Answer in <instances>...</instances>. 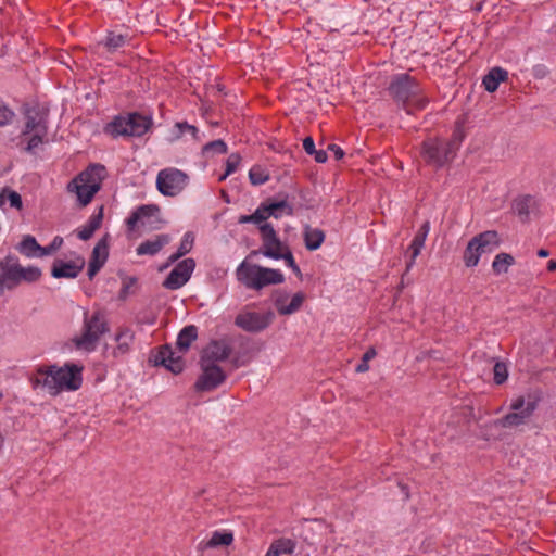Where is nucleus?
<instances>
[{
	"label": "nucleus",
	"instance_id": "nucleus-59",
	"mask_svg": "<svg viewBox=\"0 0 556 556\" xmlns=\"http://www.w3.org/2000/svg\"><path fill=\"white\" fill-rule=\"evenodd\" d=\"M547 269H548L549 271H554V270H556V261H554V260L548 261V263H547Z\"/></svg>",
	"mask_w": 556,
	"mask_h": 556
},
{
	"label": "nucleus",
	"instance_id": "nucleus-14",
	"mask_svg": "<svg viewBox=\"0 0 556 556\" xmlns=\"http://www.w3.org/2000/svg\"><path fill=\"white\" fill-rule=\"evenodd\" d=\"M85 267V260L80 256L71 261H63L61 258L54 260L51 267V275L56 279L66 278L74 279Z\"/></svg>",
	"mask_w": 556,
	"mask_h": 556
},
{
	"label": "nucleus",
	"instance_id": "nucleus-40",
	"mask_svg": "<svg viewBox=\"0 0 556 556\" xmlns=\"http://www.w3.org/2000/svg\"><path fill=\"white\" fill-rule=\"evenodd\" d=\"M227 152V146L226 143L218 139V140H214V141H211L208 143H206L203 148H202V153L203 155H210V154H225Z\"/></svg>",
	"mask_w": 556,
	"mask_h": 556
},
{
	"label": "nucleus",
	"instance_id": "nucleus-29",
	"mask_svg": "<svg viewBox=\"0 0 556 556\" xmlns=\"http://www.w3.org/2000/svg\"><path fill=\"white\" fill-rule=\"evenodd\" d=\"M295 551V542L290 539L275 540L265 556H281L282 554L291 555Z\"/></svg>",
	"mask_w": 556,
	"mask_h": 556
},
{
	"label": "nucleus",
	"instance_id": "nucleus-37",
	"mask_svg": "<svg viewBox=\"0 0 556 556\" xmlns=\"http://www.w3.org/2000/svg\"><path fill=\"white\" fill-rule=\"evenodd\" d=\"M193 241H194V237L191 232L185 233V236L180 242V245L178 248L177 253L173 254L169 257V263L176 262L178 258H180L181 256H184L185 254L190 252V250L192 249V245H193Z\"/></svg>",
	"mask_w": 556,
	"mask_h": 556
},
{
	"label": "nucleus",
	"instance_id": "nucleus-18",
	"mask_svg": "<svg viewBox=\"0 0 556 556\" xmlns=\"http://www.w3.org/2000/svg\"><path fill=\"white\" fill-rule=\"evenodd\" d=\"M160 208L156 205H142L128 218L127 224L129 227H135L137 223L142 226L153 227L154 223H159Z\"/></svg>",
	"mask_w": 556,
	"mask_h": 556
},
{
	"label": "nucleus",
	"instance_id": "nucleus-36",
	"mask_svg": "<svg viewBox=\"0 0 556 556\" xmlns=\"http://www.w3.org/2000/svg\"><path fill=\"white\" fill-rule=\"evenodd\" d=\"M514 263V257L507 253H500L495 256L492 268L496 274H503Z\"/></svg>",
	"mask_w": 556,
	"mask_h": 556
},
{
	"label": "nucleus",
	"instance_id": "nucleus-60",
	"mask_svg": "<svg viewBox=\"0 0 556 556\" xmlns=\"http://www.w3.org/2000/svg\"><path fill=\"white\" fill-rule=\"evenodd\" d=\"M548 254H549L548 251L544 250V249H541V250L538 251V255L540 257H546V256H548Z\"/></svg>",
	"mask_w": 556,
	"mask_h": 556
},
{
	"label": "nucleus",
	"instance_id": "nucleus-9",
	"mask_svg": "<svg viewBox=\"0 0 556 556\" xmlns=\"http://www.w3.org/2000/svg\"><path fill=\"white\" fill-rule=\"evenodd\" d=\"M263 255L275 260H288L292 255L288 245L281 242L271 225L262 227V247L258 251Z\"/></svg>",
	"mask_w": 556,
	"mask_h": 556
},
{
	"label": "nucleus",
	"instance_id": "nucleus-19",
	"mask_svg": "<svg viewBox=\"0 0 556 556\" xmlns=\"http://www.w3.org/2000/svg\"><path fill=\"white\" fill-rule=\"evenodd\" d=\"M105 177V168L102 165H91L86 170L81 172L76 179L78 182H85L90 188L91 192H98L101 188V182Z\"/></svg>",
	"mask_w": 556,
	"mask_h": 556
},
{
	"label": "nucleus",
	"instance_id": "nucleus-41",
	"mask_svg": "<svg viewBox=\"0 0 556 556\" xmlns=\"http://www.w3.org/2000/svg\"><path fill=\"white\" fill-rule=\"evenodd\" d=\"M134 334L129 329L121 330L116 336L118 343L117 352L124 354L128 351L129 343L132 341Z\"/></svg>",
	"mask_w": 556,
	"mask_h": 556
},
{
	"label": "nucleus",
	"instance_id": "nucleus-48",
	"mask_svg": "<svg viewBox=\"0 0 556 556\" xmlns=\"http://www.w3.org/2000/svg\"><path fill=\"white\" fill-rule=\"evenodd\" d=\"M33 136L28 140L26 150L28 152H33L36 148H38L42 141L43 138L47 136V134H39V131H31Z\"/></svg>",
	"mask_w": 556,
	"mask_h": 556
},
{
	"label": "nucleus",
	"instance_id": "nucleus-61",
	"mask_svg": "<svg viewBox=\"0 0 556 556\" xmlns=\"http://www.w3.org/2000/svg\"><path fill=\"white\" fill-rule=\"evenodd\" d=\"M5 285L3 282L2 276L0 277V293L4 290Z\"/></svg>",
	"mask_w": 556,
	"mask_h": 556
},
{
	"label": "nucleus",
	"instance_id": "nucleus-13",
	"mask_svg": "<svg viewBox=\"0 0 556 556\" xmlns=\"http://www.w3.org/2000/svg\"><path fill=\"white\" fill-rule=\"evenodd\" d=\"M194 266L195 262L192 258H185L170 271L163 286L170 290L181 288L189 280Z\"/></svg>",
	"mask_w": 556,
	"mask_h": 556
},
{
	"label": "nucleus",
	"instance_id": "nucleus-44",
	"mask_svg": "<svg viewBox=\"0 0 556 556\" xmlns=\"http://www.w3.org/2000/svg\"><path fill=\"white\" fill-rule=\"evenodd\" d=\"M5 195H7L9 202H10V205L12 207H15V208H21L22 207V198H21V195L16 191L7 190V189L3 190L2 193L0 194V205H2Z\"/></svg>",
	"mask_w": 556,
	"mask_h": 556
},
{
	"label": "nucleus",
	"instance_id": "nucleus-8",
	"mask_svg": "<svg viewBox=\"0 0 556 556\" xmlns=\"http://www.w3.org/2000/svg\"><path fill=\"white\" fill-rule=\"evenodd\" d=\"M187 182L188 175L174 167L160 170L156 177V188L166 197L179 194L186 188Z\"/></svg>",
	"mask_w": 556,
	"mask_h": 556
},
{
	"label": "nucleus",
	"instance_id": "nucleus-47",
	"mask_svg": "<svg viewBox=\"0 0 556 556\" xmlns=\"http://www.w3.org/2000/svg\"><path fill=\"white\" fill-rule=\"evenodd\" d=\"M494 381L497 384L503 383L507 379V367L504 363L497 362L493 368Z\"/></svg>",
	"mask_w": 556,
	"mask_h": 556
},
{
	"label": "nucleus",
	"instance_id": "nucleus-1",
	"mask_svg": "<svg viewBox=\"0 0 556 556\" xmlns=\"http://www.w3.org/2000/svg\"><path fill=\"white\" fill-rule=\"evenodd\" d=\"M83 367L76 364H65L62 367L56 365L41 366L34 376L31 382L34 388H41L52 396L62 391H76L80 388Z\"/></svg>",
	"mask_w": 556,
	"mask_h": 556
},
{
	"label": "nucleus",
	"instance_id": "nucleus-39",
	"mask_svg": "<svg viewBox=\"0 0 556 556\" xmlns=\"http://www.w3.org/2000/svg\"><path fill=\"white\" fill-rule=\"evenodd\" d=\"M127 41V36L115 34V33H109L104 45L109 49V51H115L119 48H122L125 42Z\"/></svg>",
	"mask_w": 556,
	"mask_h": 556
},
{
	"label": "nucleus",
	"instance_id": "nucleus-49",
	"mask_svg": "<svg viewBox=\"0 0 556 556\" xmlns=\"http://www.w3.org/2000/svg\"><path fill=\"white\" fill-rule=\"evenodd\" d=\"M15 116L14 112L11 111L7 105L0 103V126H5L13 121Z\"/></svg>",
	"mask_w": 556,
	"mask_h": 556
},
{
	"label": "nucleus",
	"instance_id": "nucleus-2",
	"mask_svg": "<svg viewBox=\"0 0 556 556\" xmlns=\"http://www.w3.org/2000/svg\"><path fill=\"white\" fill-rule=\"evenodd\" d=\"M390 93L397 102H402L408 114L422 109L428 102L417 80L408 74H399L392 78Z\"/></svg>",
	"mask_w": 556,
	"mask_h": 556
},
{
	"label": "nucleus",
	"instance_id": "nucleus-17",
	"mask_svg": "<svg viewBox=\"0 0 556 556\" xmlns=\"http://www.w3.org/2000/svg\"><path fill=\"white\" fill-rule=\"evenodd\" d=\"M154 364L166 367L173 374H179L184 369V363L180 355H176V352L168 345L162 346L154 355Z\"/></svg>",
	"mask_w": 556,
	"mask_h": 556
},
{
	"label": "nucleus",
	"instance_id": "nucleus-27",
	"mask_svg": "<svg viewBox=\"0 0 556 556\" xmlns=\"http://www.w3.org/2000/svg\"><path fill=\"white\" fill-rule=\"evenodd\" d=\"M233 541V534L231 532H218L215 531L211 539L206 542H201L199 549L204 551L207 548H215L218 546H228Z\"/></svg>",
	"mask_w": 556,
	"mask_h": 556
},
{
	"label": "nucleus",
	"instance_id": "nucleus-34",
	"mask_svg": "<svg viewBox=\"0 0 556 556\" xmlns=\"http://www.w3.org/2000/svg\"><path fill=\"white\" fill-rule=\"evenodd\" d=\"M533 205L534 201L531 197H523L521 199L516 200L515 211L522 220H527L529 218Z\"/></svg>",
	"mask_w": 556,
	"mask_h": 556
},
{
	"label": "nucleus",
	"instance_id": "nucleus-55",
	"mask_svg": "<svg viewBox=\"0 0 556 556\" xmlns=\"http://www.w3.org/2000/svg\"><path fill=\"white\" fill-rule=\"evenodd\" d=\"M286 264L293 270V273L298 276H301V270L299 266L295 264L293 255H289Z\"/></svg>",
	"mask_w": 556,
	"mask_h": 556
},
{
	"label": "nucleus",
	"instance_id": "nucleus-56",
	"mask_svg": "<svg viewBox=\"0 0 556 556\" xmlns=\"http://www.w3.org/2000/svg\"><path fill=\"white\" fill-rule=\"evenodd\" d=\"M328 150H330L334 153V156L337 160H341L344 156L343 150L336 144H329Z\"/></svg>",
	"mask_w": 556,
	"mask_h": 556
},
{
	"label": "nucleus",
	"instance_id": "nucleus-46",
	"mask_svg": "<svg viewBox=\"0 0 556 556\" xmlns=\"http://www.w3.org/2000/svg\"><path fill=\"white\" fill-rule=\"evenodd\" d=\"M240 161H241V157L239 154H237V153L230 154L226 161V172L220 177V180H224L227 176H229L231 173H233L237 169Z\"/></svg>",
	"mask_w": 556,
	"mask_h": 556
},
{
	"label": "nucleus",
	"instance_id": "nucleus-42",
	"mask_svg": "<svg viewBox=\"0 0 556 556\" xmlns=\"http://www.w3.org/2000/svg\"><path fill=\"white\" fill-rule=\"evenodd\" d=\"M249 178L253 185H262L268 180L269 175L261 166H254L249 172Z\"/></svg>",
	"mask_w": 556,
	"mask_h": 556
},
{
	"label": "nucleus",
	"instance_id": "nucleus-28",
	"mask_svg": "<svg viewBox=\"0 0 556 556\" xmlns=\"http://www.w3.org/2000/svg\"><path fill=\"white\" fill-rule=\"evenodd\" d=\"M303 237L306 249L311 251L320 248L325 240L324 231L318 228H312L311 226H305Z\"/></svg>",
	"mask_w": 556,
	"mask_h": 556
},
{
	"label": "nucleus",
	"instance_id": "nucleus-52",
	"mask_svg": "<svg viewBox=\"0 0 556 556\" xmlns=\"http://www.w3.org/2000/svg\"><path fill=\"white\" fill-rule=\"evenodd\" d=\"M136 285L135 278H127L123 282V288L121 290V298L125 299L130 292L131 288Z\"/></svg>",
	"mask_w": 556,
	"mask_h": 556
},
{
	"label": "nucleus",
	"instance_id": "nucleus-5",
	"mask_svg": "<svg viewBox=\"0 0 556 556\" xmlns=\"http://www.w3.org/2000/svg\"><path fill=\"white\" fill-rule=\"evenodd\" d=\"M108 331V324L101 313L96 312L91 317L85 313L81 333L75 336L72 342L77 350L92 352L96 350L100 337Z\"/></svg>",
	"mask_w": 556,
	"mask_h": 556
},
{
	"label": "nucleus",
	"instance_id": "nucleus-62",
	"mask_svg": "<svg viewBox=\"0 0 556 556\" xmlns=\"http://www.w3.org/2000/svg\"><path fill=\"white\" fill-rule=\"evenodd\" d=\"M257 253H258L257 251H252V252L250 253V255L248 256V258H250V257H251V256H253V255H256Z\"/></svg>",
	"mask_w": 556,
	"mask_h": 556
},
{
	"label": "nucleus",
	"instance_id": "nucleus-57",
	"mask_svg": "<svg viewBox=\"0 0 556 556\" xmlns=\"http://www.w3.org/2000/svg\"><path fill=\"white\" fill-rule=\"evenodd\" d=\"M313 155L318 163H325L327 161V153L324 150H316Z\"/></svg>",
	"mask_w": 556,
	"mask_h": 556
},
{
	"label": "nucleus",
	"instance_id": "nucleus-15",
	"mask_svg": "<svg viewBox=\"0 0 556 556\" xmlns=\"http://www.w3.org/2000/svg\"><path fill=\"white\" fill-rule=\"evenodd\" d=\"M305 295L303 292H296L289 300V294L286 291L278 290L274 294V305L280 315H292L298 312L303 302Z\"/></svg>",
	"mask_w": 556,
	"mask_h": 556
},
{
	"label": "nucleus",
	"instance_id": "nucleus-32",
	"mask_svg": "<svg viewBox=\"0 0 556 556\" xmlns=\"http://www.w3.org/2000/svg\"><path fill=\"white\" fill-rule=\"evenodd\" d=\"M184 129H187L188 134L192 136L195 141H201L202 138L199 134V130L195 126L188 124L187 122H178L174 125L170 130V141L177 140L182 137Z\"/></svg>",
	"mask_w": 556,
	"mask_h": 556
},
{
	"label": "nucleus",
	"instance_id": "nucleus-38",
	"mask_svg": "<svg viewBox=\"0 0 556 556\" xmlns=\"http://www.w3.org/2000/svg\"><path fill=\"white\" fill-rule=\"evenodd\" d=\"M108 258V244L105 240H100L97 245L93 248L92 255L90 262L100 263V266H103Z\"/></svg>",
	"mask_w": 556,
	"mask_h": 556
},
{
	"label": "nucleus",
	"instance_id": "nucleus-23",
	"mask_svg": "<svg viewBox=\"0 0 556 556\" xmlns=\"http://www.w3.org/2000/svg\"><path fill=\"white\" fill-rule=\"evenodd\" d=\"M429 230H430V223L427 220L421 225L420 229L418 230L412 244L408 248V250L412 252V254H410V260L407 262V265H406V271H408L412 268L416 257L419 255L421 249L424 248V244H425L426 238L429 233Z\"/></svg>",
	"mask_w": 556,
	"mask_h": 556
},
{
	"label": "nucleus",
	"instance_id": "nucleus-50",
	"mask_svg": "<svg viewBox=\"0 0 556 556\" xmlns=\"http://www.w3.org/2000/svg\"><path fill=\"white\" fill-rule=\"evenodd\" d=\"M376 356L375 349L370 348L362 358L361 364L356 367L357 372H366L369 369L368 362Z\"/></svg>",
	"mask_w": 556,
	"mask_h": 556
},
{
	"label": "nucleus",
	"instance_id": "nucleus-43",
	"mask_svg": "<svg viewBox=\"0 0 556 556\" xmlns=\"http://www.w3.org/2000/svg\"><path fill=\"white\" fill-rule=\"evenodd\" d=\"M251 218L252 223L258 226L261 232L262 227L264 225H270L269 223H266V220L268 219V215L263 203L256 208V211L253 214H251Z\"/></svg>",
	"mask_w": 556,
	"mask_h": 556
},
{
	"label": "nucleus",
	"instance_id": "nucleus-4",
	"mask_svg": "<svg viewBox=\"0 0 556 556\" xmlns=\"http://www.w3.org/2000/svg\"><path fill=\"white\" fill-rule=\"evenodd\" d=\"M463 138L462 130H457L451 140L430 138L424 142L421 154L430 165L442 167L455 157Z\"/></svg>",
	"mask_w": 556,
	"mask_h": 556
},
{
	"label": "nucleus",
	"instance_id": "nucleus-53",
	"mask_svg": "<svg viewBox=\"0 0 556 556\" xmlns=\"http://www.w3.org/2000/svg\"><path fill=\"white\" fill-rule=\"evenodd\" d=\"M303 148L309 155H313V153L316 152L314 140L311 137H306L303 140Z\"/></svg>",
	"mask_w": 556,
	"mask_h": 556
},
{
	"label": "nucleus",
	"instance_id": "nucleus-31",
	"mask_svg": "<svg viewBox=\"0 0 556 556\" xmlns=\"http://www.w3.org/2000/svg\"><path fill=\"white\" fill-rule=\"evenodd\" d=\"M103 219V206L99 208V212L91 216L90 220L88 222V225L83 227L78 231V238L86 241L90 239L93 235V232L101 226Z\"/></svg>",
	"mask_w": 556,
	"mask_h": 556
},
{
	"label": "nucleus",
	"instance_id": "nucleus-10",
	"mask_svg": "<svg viewBox=\"0 0 556 556\" xmlns=\"http://www.w3.org/2000/svg\"><path fill=\"white\" fill-rule=\"evenodd\" d=\"M271 311L258 313L243 309L235 318V325L247 332L257 333L265 330L274 320Z\"/></svg>",
	"mask_w": 556,
	"mask_h": 556
},
{
	"label": "nucleus",
	"instance_id": "nucleus-24",
	"mask_svg": "<svg viewBox=\"0 0 556 556\" xmlns=\"http://www.w3.org/2000/svg\"><path fill=\"white\" fill-rule=\"evenodd\" d=\"M170 242V237L168 235H159L152 240H147L142 242L137 248V254L139 255H154L157 253L163 247Z\"/></svg>",
	"mask_w": 556,
	"mask_h": 556
},
{
	"label": "nucleus",
	"instance_id": "nucleus-11",
	"mask_svg": "<svg viewBox=\"0 0 556 556\" xmlns=\"http://www.w3.org/2000/svg\"><path fill=\"white\" fill-rule=\"evenodd\" d=\"M23 114L25 117L23 135L31 134V131H39V134L48 132V109L46 106L38 103H27L23 106Z\"/></svg>",
	"mask_w": 556,
	"mask_h": 556
},
{
	"label": "nucleus",
	"instance_id": "nucleus-20",
	"mask_svg": "<svg viewBox=\"0 0 556 556\" xmlns=\"http://www.w3.org/2000/svg\"><path fill=\"white\" fill-rule=\"evenodd\" d=\"M2 269V279L7 289H13L21 282L22 266L13 261L7 258L0 264Z\"/></svg>",
	"mask_w": 556,
	"mask_h": 556
},
{
	"label": "nucleus",
	"instance_id": "nucleus-35",
	"mask_svg": "<svg viewBox=\"0 0 556 556\" xmlns=\"http://www.w3.org/2000/svg\"><path fill=\"white\" fill-rule=\"evenodd\" d=\"M475 244L476 242L473 243L472 240L470 239L464 251L463 260L467 267H473L479 263L481 254Z\"/></svg>",
	"mask_w": 556,
	"mask_h": 556
},
{
	"label": "nucleus",
	"instance_id": "nucleus-30",
	"mask_svg": "<svg viewBox=\"0 0 556 556\" xmlns=\"http://www.w3.org/2000/svg\"><path fill=\"white\" fill-rule=\"evenodd\" d=\"M198 329L195 326L190 325L185 327L178 334L177 349L180 353H186L190 344L197 339Z\"/></svg>",
	"mask_w": 556,
	"mask_h": 556
},
{
	"label": "nucleus",
	"instance_id": "nucleus-16",
	"mask_svg": "<svg viewBox=\"0 0 556 556\" xmlns=\"http://www.w3.org/2000/svg\"><path fill=\"white\" fill-rule=\"evenodd\" d=\"M231 348L224 340H215L203 349L200 363L217 364L229 357Z\"/></svg>",
	"mask_w": 556,
	"mask_h": 556
},
{
	"label": "nucleus",
	"instance_id": "nucleus-12",
	"mask_svg": "<svg viewBox=\"0 0 556 556\" xmlns=\"http://www.w3.org/2000/svg\"><path fill=\"white\" fill-rule=\"evenodd\" d=\"M200 366L202 374L194 384L198 392L212 391L225 381L226 374L217 364L200 363Z\"/></svg>",
	"mask_w": 556,
	"mask_h": 556
},
{
	"label": "nucleus",
	"instance_id": "nucleus-25",
	"mask_svg": "<svg viewBox=\"0 0 556 556\" xmlns=\"http://www.w3.org/2000/svg\"><path fill=\"white\" fill-rule=\"evenodd\" d=\"M67 190L76 194L80 206H86L87 204H89L94 194L97 193L91 192L87 184L81 181L78 182L76 178L68 184Z\"/></svg>",
	"mask_w": 556,
	"mask_h": 556
},
{
	"label": "nucleus",
	"instance_id": "nucleus-26",
	"mask_svg": "<svg viewBox=\"0 0 556 556\" xmlns=\"http://www.w3.org/2000/svg\"><path fill=\"white\" fill-rule=\"evenodd\" d=\"M508 78L507 71L501 67L492 68L483 78V86L486 91L494 92L501 81H505Z\"/></svg>",
	"mask_w": 556,
	"mask_h": 556
},
{
	"label": "nucleus",
	"instance_id": "nucleus-33",
	"mask_svg": "<svg viewBox=\"0 0 556 556\" xmlns=\"http://www.w3.org/2000/svg\"><path fill=\"white\" fill-rule=\"evenodd\" d=\"M18 250L28 257L41 256L42 247L31 236H26L20 243Z\"/></svg>",
	"mask_w": 556,
	"mask_h": 556
},
{
	"label": "nucleus",
	"instance_id": "nucleus-22",
	"mask_svg": "<svg viewBox=\"0 0 556 556\" xmlns=\"http://www.w3.org/2000/svg\"><path fill=\"white\" fill-rule=\"evenodd\" d=\"M266 213L269 217L279 218L282 215H292L293 214V206L292 204L287 200V198H282L279 200H271L268 199L265 202H263Z\"/></svg>",
	"mask_w": 556,
	"mask_h": 556
},
{
	"label": "nucleus",
	"instance_id": "nucleus-54",
	"mask_svg": "<svg viewBox=\"0 0 556 556\" xmlns=\"http://www.w3.org/2000/svg\"><path fill=\"white\" fill-rule=\"evenodd\" d=\"M102 266H100V263H96V262H89V267H88V277L90 279H92L97 273L100 270Z\"/></svg>",
	"mask_w": 556,
	"mask_h": 556
},
{
	"label": "nucleus",
	"instance_id": "nucleus-45",
	"mask_svg": "<svg viewBox=\"0 0 556 556\" xmlns=\"http://www.w3.org/2000/svg\"><path fill=\"white\" fill-rule=\"evenodd\" d=\"M41 276V270L38 267H22L21 281L34 282Z\"/></svg>",
	"mask_w": 556,
	"mask_h": 556
},
{
	"label": "nucleus",
	"instance_id": "nucleus-7",
	"mask_svg": "<svg viewBox=\"0 0 556 556\" xmlns=\"http://www.w3.org/2000/svg\"><path fill=\"white\" fill-rule=\"evenodd\" d=\"M151 125L150 118L140 114H129L127 117L115 118L108 127L113 136H142Z\"/></svg>",
	"mask_w": 556,
	"mask_h": 556
},
{
	"label": "nucleus",
	"instance_id": "nucleus-51",
	"mask_svg": "<svg viewBox=\"0 0 556 556\" xmlns=\"http://www.w3.org/2000/svg\"><path fill=\"white\" fill-rule=\"evenodd\" d=\"M62 243L63 239L61 237H55L48 247H42L41 256L52 254L53 252L61 248Z\"/></svg>",
	"mask_w": 556,
	"mask_h": 556
},
{
	"label": "nucleus",
	"instance_id": "nucleus-58",
	"mask_svg": "<svg viewBox=\"0 0 556 556\" xmlns=\"http://www.w3.org/2000/svg\"><path fill=\"white\" fill-rule=\"evenodd\" d=\"M239 223L240 224L252 223L251 215H241L239 217Z\"/></svg>",
	"mask_w": 556,
	"mask_h": 556
},
{
	"label": "nucleus",
	"instance_id": "nucleus-21",
	"mask_svg": "<svg viewBox=\"0 0 556 556\" xmlns=\"http://www.w3.org/2000/svg\"><path fill=\"white\" fill-rule=\"evenodd\" d=\"M472 242H476V248L480 252V254L493 252L501 244V238L497 231L488 230L481 232L473 238H471Z\"/></svg>",
	"mask_w": 556,
	"mask_h": 556
},
{
	"label": "nucleus",
	"instance_id": "nucleus-3",
	"mask_svg": "<svg viewBox=\"0 0 556 556\" xmlns=\"http://www.w3.org/2000/svg\"><path fill=\"white\" fill-rule=\"evenodd\" d=\"M236 276L248 289L256 291L285 281V276L280 270L252 264L248 258L238 266Z\"/></svg>",
	"mask_w": 556,
	"mask_h": 556
},
{
	"label": "nucleus",
	"instance_id": "nucleus-6",
	"mask_svg": "<svg viewBox=\"0 0 556 556\" xmlns=\"http://www.w3.org/2000/svg\"><path fill=\"white\" fill-rule=\"evenodd\" d=\"M538 407V400L532 396H519L511 405V413L504 416L498 424L504 428H515L529 421Z\"/></svg>",
	"mask_w": 556,
	"mask_h": 556
}]
</instances>
